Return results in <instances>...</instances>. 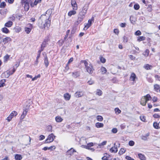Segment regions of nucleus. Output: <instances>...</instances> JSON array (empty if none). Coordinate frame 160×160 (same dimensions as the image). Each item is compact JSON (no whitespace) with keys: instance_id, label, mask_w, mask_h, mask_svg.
<instances>
[{"instance_id":"f257e3e1","label":"nucleus","mask_w":160,"mask_h":160,"mask_svg":"<svg viewBox=\"0 0 160 160\" xmlns=\"http://www.w3.org/2000/svg\"><path fill=\"white\" fill-rule=\"evenodd\" d=\"M50 15H42L38 20V26L41 28H48L50 25L51 20L50 19Z\"/></svg>"},{"instance_id":"5701e85b","label":"nucleus","mask_w":160,"mask_h":160,"mask_svg":"<svg viewBox=\"0 0 160 160\" xmlns=\"http://www.w3.org/2000/svg\"><path fill=\"white\" fill-rule=\"evenodd\" d=\"M79 76V73L78 72H72V76L74 78H76Z\"/></svg>"},{"instance_id":"052dcab7","label":"nucleus","mask_w":160,"mask_h":160,"mask_svg":"<svg viewBox=\"0 0 160 160\" xmlns=\"http://www.w3.org/2000/svg\"><path fill=\"white\" fill-rule=\"evenodd\" d=\"M119 32V30L118 29H114V32L117 35L118 33Z\"/></svg>"},{"instance_id":"58836bf2","label":"nucleus","mask_w":160,"mask_h":160,"mask_svg":"<svg viewBox=\"0 0 160 160\" xmlns=\"http://www.w3.org/2000/svg\"><path fill=\"white\" fill-rule=\"evenodd\" d=\"M17 114V113L15 111H13L10 115L12 118L14 116H16Z\"/></svg>"},{"instance_id":"338daca9","label":"nucleus","mask_w":160,"mask_h":160,"mask_svg":"<svg viewBox=\"0 0 160 160\" xmlns=\"http://www.w3.org/2000/svg\"><path fill=\"white\" fill-rule=\"evenodd\" d=\"M153 116L155 118H159L160 117V116L158 114H154L153 115Z\"/></svg>"},{"instance_id":"c756f323","label":"nucleus","mask_w":160,"mask_h":160,"mask_svg":"<svg viewBox=\"0 0 160 160\" xmlns=\"http://www.w3.org/2000/svg\"><path fill=\"white\" fill-rule=\"evenodd\" d=\"M2 31L5 33H8L9 32V30L6 28L4 27L2 28Z\"/></svg>"},{"instance_id":"1a4fd4ad","label":"nucleus","mask_w":160,"mask_h":160,"mask_svg":"<svg viewBox=\"0 0 160 160\" xmlns=\"http://www.w3.org/2000/svg\"><path fill=\"white\" fill-rule=\"evenodd\" d=\"M71 4L73 10H76L77 9L76 1L75 0H72L71 1Z\"/></svg>"},{"instance_id":"aec40b11","label":"nucleus","mask_w":160,"mask_h":160,"mask_svg":"<svg viewBox=\"0 0 160 160\" xmlns=\"http://www.w3.org/2000/svg\"><path fill=\"white\" fill-rule=\"evenodd\" d=\"M101 71L102 74H104L106 73L107 70L105 67H102L101 68Z\"/></svg>"},{"instance_id":"cd10ccee","label":"nucleus","mask_w":160,"mask_h":160,"mask_svg":"<svg viewBox=\"0 0 160 160\" xmlns=\"http://www.w3.org/2000/svg\"><path fill=\"white\" fill-rule=\"evenodd\" d=\"M55 120L58 122H61L62 121L63 119L60 116H57L55 118Z\"/></svg>"},{"instance_id":"20e7f679","label":"nucleus","mask_w":160,"mask_h":160,"mask_svg":"<svg viewBox=\"0 0 160 160\" xmlns=\"http://www.w3.org/2000/svg\"><path fill=\"white\" fill-rule=\"evenodd\" d=\"M23 4H24V8L25 10L28 11L29 8V4L32 3L31 0H22Z\"/></svg>"},{"instance_id":"412c9836","label":"nucleus","mask_w":160,"mask_h":160,"mask_svg":"<svg viewBox=\"0 0 160 160\" xmlns=\"http://www.w3.org/2000/svg\"><path fill=\"white\" fill-rule=\"evenodd\" d=\"M64 96L65 99L66 100H69L71 97L70 95L68 93L65 94Z\"/></svg>"},{"instance_id":"c85d7f7f","label":"nucleus","mask_w":160,"mask_h":160,"mask_svg":"<svg viewBox=\"0 0 160 160\" xmlns=\"http://www.w3.org/2000/svg\"><path fill=\"white\" fill-rule=\"evenodd\" d=\"M145 38L143 36H139L138 37L137 41L140 42L145 40Z\"/></svg>"},{"instance_id":"ea45409f","label":"nucleus","mask_w":160,"mask_h":160,"mask_svg":"<svg viewBox=\"0 0 160 160\" xmlns=\"http://www.w3.org/2000/svg\"><path fill=\"white\" fill-rule=\"evenodd\" d=\"M6 5V3L5 2H2L0 4V8H3L5 7Z\"/></svg>"},{"instance_id":"2eb2a0df","label":"nucleus","mask_w":160,"mask_h":160,"mask_svg":"<svg viewBox=\"0 0 160 160\" xmlns=\"http://www.w3.org/2000/svg\"><path fill=\"white\" fill-rule=\"evenodd\" d=\"M12 22L11 21H9L5 23L4 26L6 27L9 28L12 25Z\"/></svg>"},{"instance_id":"e433bc0d","label":"nucleus","mask_w":160,"mask_h":160,"mask_svg":"<svg viewBox=\"0 0 160 160\" xmlns=\"http://www.w3.org/2000/svg\"><path fill=\"white\" fill-rule=\"evenodd\" d=\"M97 119L98 121L100 122L102 121L103 120L102 117L101 116H98L97 117Z\"/></svg>"},{"instance_id":"6e6d98bb","label":"nucleus","mask_w":160,"mask_h":160,"mask_svg":"<svg viewBox=\"0 0 160 160\" xmlns=\"http://www.w3.org/2000/svg\"><path fill=\"white\" fill-rule=\"evenodd\" d=\"M120 25L121 27L124 28L126 26V23H121Z\"/></svg>"},{"instance_id":"4be33fe9","label":"nucleus","mask_w":160,"mask_h":160,"mask_svg":"<svg viewBox=\"0 0 160 160\" xmlns=\"http://www.w3.org/2000/svg\"><path fill=\"white\" fill-rule=\"evenodd\" d=\"M11 41V38L10 37H6L4 38L3 39V42L4 44L6 43L9 41Z\"/></svg>"},{"instance_id":"4468645a","label":"nucleus","mask_w":160,"mask_h":160,"mask_svg":"<svg viewBox=\"0 0 160 160\" xmlns=\"http://www.w3.org/2000/svg\"><path fill=\"white\" fill-rule=\"evenodd\" d=\"M76 152L75 150L74 149L72 148L67 151V153L68 154L71 155L74 152Z\"/></svg>"},{"instance_id":"393cba45","label":"nucleus","mask_w":160,"mask_h":160,"mask_svg":"<svg viewBox=\"0 0 160 160\" xmlns=\"http://www.w3.org/2000/svg\"><path fill=\"white\" fill-rule=\"evenodd\" d=\"M44 63L46 67H47L48 66L49 62L47 56L45 57Z\"/></svg>"},{"instance_id":"5fc2aeb1","label":"nucleus","mask_w":160,"mask_h":160,"mask_svg":"<svg viewBox=\"0 0 160 160\" xmlns=\"http://www.w3.org/2000/svg\"><path fill=\"white\" fill-rule=\"evenodd\" d=\"M112 131L113 133H116L117 132L118 130L116 128H113L112 129Z\"/></svg>"},{"instance_id":"9d476101","label":"nucleus","mask_w":160,"mask_h":160,"mask_svg":"<svg viewBox=\"0 0 160 160\" xmlns=\"http://www.w3.org/2000/svg\"><path fill=\"white\" fill-rule=\"evenodd\" d=\"M28 112V109H25L23 111L22 114L21 116V119H23L25 117L27 114Z\"/></svg>"},{"instance_id":"f3484780","label":"nucleus","mask_w":160,"mask_h":160,"mask_svg":"<svg viewBox=\"0 0 160 160\" xmlns=\"http://www.w3.org/2000/svg\"><path fill=\"white\" fill-rule=\"evenodd\" d=\"M136 75L135 74L133 73L132 72V73L130 77V79L131 80V81H134L135 80V79L136 78Z\"/></svg>"},{"instance_id":"6e6552de","label":"nucleus","mask_w":160,"mask_h":160,"mask_svg":"<svg viewBox=\"0 0 160 160\" xmlns=\"http://www.w3.org/2000/svg\"><path fill=\"white\" fill-rule=\"evenodd\" d=\"M84 95V92L82 91H78L74 94L75 96L77 98H80Z\"/></svg>"},{"instance_id":"72a5a7b5","label":"nucleus","mask_w":160,"mask_h":160,"mask_svg":"<svg viewBox=\"0 0 160 160\" xmlns=\"http://www.w3.org/2000/svg\"><path fill=\"white\" fill-rule=\"evenodd\" d=\"M5 80H2L0 81V88L4 86L5 85Z\"/></svg>"},{"instance_id":"de8ad7c7","label":"nucleus","mask_w":160,"mask_h":160,"mask_svg":"<svg viewBox=\"0 0 160 160\" xmlns=\"http://www.w3.org/2000/svg\"><path fill=\"white\" fill-rule=\"evenodd\" d=\"M115 111L116 113H118V114L120 113L121 112V110L118 108H116L115 109Z\"/></svg>"},{"instance_id":"ddd939ff","label":"nucleus","mask_w":160,"mask_h":160,"mask_svg":"<svg viewBox=\"0 0 160 160\" xmlns=\"http://www.w3.org/2000/svg\"><path fill=\"white\" fill-rule=\"evenodd\" d=\"M42 51L40 50H39L38 52V55L37 57V58H36V60L35 62V64L36 65H37L38 63V59L40 57V54H41V52Z\"/></svg>"},{"instance_id":"603ef678","label":"nucleus","mask_w":160,"mask_h":160,"mask_svg":"<svg viewBox=\"0 0 160 160\" xmlns=\"http://www.w3.org/2000/svg\"><path fill=\"white\" fill-rule=\"evenodd\" d=\"M140 119L142 121L145 122V118L144 116H141L140 117Z\"/></svg>"},{"instance_id":"4c0bfd02","label":"nucleus","mask_w":160,"mask_h":160,"mask_svg":"<svg viewBox=\"0 0 160 160\" xmlns=\"http://www.w3.org/2000/svg\"><path fill=\"white\" fill-rule=\"evenodd\" d=\"M154 87V90L156 91L158 90L160 88L159 86L157 84H155Z\"/></svg>"},{"instance_id":"7c9ffc66","label":"nucleus","mask_w":160,"mask_h":160,"mask_svg":"<svg viewBox=\"0 0 160 160\" xmlns=\"http://www.w3.org/2000/svg\"><path fill=\"white\" fill-rule=\"evenodd\" d=\"M10 57V56L8 55V54L4 56L3 59H4V62H7L9 58Z\"/></svg>"},{"instance_id":"4d7b16f0","label":"nucleus","mask_w":160,"mask_h":160,"mask_svg":"<svg viewBox=\"0 0 160 160\" xmlns=\"http://www.w3.org/2000/svg\"><path fill=\"white\" fill-rule=\"evenodd\" d=\"M45 138V136L42 135H41L39 136V140H41L44 139Z\"/></svg>"},{"instance_id":"9b49d317","label":"nucleus","mask_w":160,"mask_h":160,"mask_svg":"<svg viewBox=\"0 0 160 160\" xmlns=\"http://www.w3.org/2000/svg\"><path fill=\"white\" fill-rule=\"evenodd\" d=\"M55 148H56V147L55 146H51V147H44L42 149L45 151L47 150H52V149H54V150L55 149Z\"/></svg>"},{"instance_id":"dca6fc26","label":"nucleus","mask_w":160,"mask_h":160,"mask_svg":"<svg viewBox=\"0 0 160 160\" xmlns=\"http://www.w3.org/2000/svg\"><path fill=\"white\" fill-rule=\"evenodd\" d=\"M41 0H35L34 3H31V7H33L34 5H36L38 3H40L41 2Z\"/></svg>"},{"instance_id":"f704fd0d","label":"nucleus","mask_w":160,"mask_h":160,"mask_svg":"<svg viewBox=\"0 0 160 160\" xmlns=\"http://www.w3.org/2000/svg\"><path fill=\"white\" fill-rule=\"evenodd\" d=\"M134 8L135 10H138L140 8V6L138 4V3L135 4L134 5Z\"/></svg>"},{"instance_id":"13d9d810","label":"nucleus","mask_w":160,"mask_h":160,"mask_svg":"<svg viewBox=\"0 0 160 160\" xmlns=\"http://www.w3.org/2000/svg\"><path fill=\"white\" fill-rule=\"evenodd\" d=\"M158 98L156 97H153L152 98V100L153 102H155L157 101Z\"/></svg>"},{"instance_id":"a19ab883","label":"nucleus","mask_w":160,"mask_h":160,"mask_svg":"<svg viewBox=\"0 0 160 160\" xmlns=\"http://www.w3.org/2000/svg\"><path fill=\"white\" fill-rule=\"evenodd\" d=\"M81 62L82 63H84L85 68L87 66H88L89 64H88V62L86 60H82Z\"/></svg>"},{"instance_id":"0eeeda50","label":"nucleus","mask_w":160,"mask_h":160,"mask_svg":"<svg viewBox=\"0 0 160 160\" xmlns=\"http://www.w3.org/2000/svg\"><path fill=\"white\" fill-rule=\"evenodd\" d=\"M16 69H15L14 68H13L12 70V72H11L9 71H7L3 73V74L5 75V78H8L9 77L10 75L13 74L15 71Z\"/></svg>"},{"instance_id":"473e14b6","label":"nucleus","mask_w":160,"mask_h":160,"mask_svg":"<svg viewBox=\"0 0 160 160\" xmlns=\"http://www.w3.org/2000/svg\"><path fill=\"white\" fill-rule=\"evenodd\" d=\"M96 94L99 96H101L102 94V91L100 89H97L96 91Z\"/></svg>"},{"instance_id":"e2e57ef3","label":"nucleus","mask_w":160,"mask_h":160,"mask_svg":"<svg viewBox=\"0 0 160 160\" xmlns=\"http://www.w3.org/2000/svg\"><path fill=\"white\" fill-rule=\"evenodd\" d=\"M102 160H109V159H108L107 158V156H106L105 155L102 158Z\"/></svg>"},{"instance_id":"864d4df0","label":"nucleus","mask_w":160,"mask_h":160,"mask_svg":"<svg viewBox=\"0 0 160 160\" xmlns=\"http://www.w3.org/2000/svg\"><path fill=\"white\" fill-rule=\"evenodd\" d=\"M70 32V30H68L66 32V34L65 35L64 38L65 39H66L68 38V34Z\"/></svg>"},{"instance_id":"37998d69","label":"nucleus","mask_w":160,"mask_h":160,"mask_svg":"<svg viewBox=\"0 0 160 160\" xmlns=\"http://www.w3.org/2000/svg\"><path fill=\"white\" fill-rule=\"evenodd\" d=\"M141 32L139 30L136 31L135 33V35L137 36H139L141 34Z\"/></svg>"},{"instance_id":"bb28decb","label":"nucleus","mask_w":160,"mask_h":160,"mask_svg":"<svg viewBox=\"0 0 160 160\" xmlns=\"http://www.w3.org/2000/svg\"><path fill=\"white\" fill-rule=\"evenodd\" d=\"M74 10H72L69 12L68 13V15L71 16L72 15H74L76 13V12Z\"/></svg>"},{"instance_id":"b1692460","label":"nucleus","mask_w":160,"mask_h":160,"mask_svg":"<svg viewBox=\"0 0 160 160\" xmlns=\"http://www.w3.org/2000/svg\"><path fill=\"white\" fill-rule=\"evenodd\" d=\"M15 158L16 160H21L22 158V157L21 155L17 154L15 156Z\"/></svg>"},{"instance_id":"69168bd1","label":"nucleus","mask_w":160,"mask_h":160,"mask_svg":"<svg viewBox=\"0 0 160 160\" xmlns=\"http://www.w3.org/2000/svg\"><path fill=\"white\" fill-rule=\"evenodd\" d=\"M88 145L89 148L93 146V144L92 142L89 143H88Z\"/></svg>"},{"instance_id":"774afa93","label":"nucleus","mask_w":160,"mask_h":160,"mask_svg":"<svg viewBox=\"0 0 160 160\" xmlns=\"http://www.w3.org/2000/svg\"><path fill=\"white\" fill-rule=\"evenodd\" d=\"M10 19L14 21L15 20V17L13 16H12V17L10 18Z\"/></svg>"},{"instance_id":"7ed1b4c3","label":"nucleus","mask_w":160,"mask_h":160,"mask_svg":"<svg viewBox=\"0 0 160 160\" xmlns=\"http://www.w3.org/2000/svg\"><path fill=\"white\" fill-rule=\"evenodd\" d=\"M150 98V95L149 94H148L146 96L142 97L141 100V104L143 106H145L147 101L149 100Z\"/></svg>"},{"instance_id":"6ab92c4d","label":"nucleus","mask_w":160,"mask_h":160,"mask_svg":"<svg viewBox=\"0 0 160 160\" xmlns=\"http://www.w3.org/2000/svg\"><path fill=\"white\" fill-rule=\"evenodd\" d=\"M95 126L97 128H102L103 127L104 124L103 123L98 122L96 123Z\"/></svg>"},{"instance_id":"39448f33","label":"nucleus","mask_w":160,"mask_h":160,"mask_svg":"<svg viewBox=\"0 0 160 160\" xmlns=\"http://www.w3.org/2000/svg\"><path fill=\"white\" fill-rule=\"evenodd\" d=\"M55 138V136L53 133H51L48 136V138L45 141V143H49L52 142Z\"/></svg>"},{"instance_id":"79ce46f5","label":"nucleus","mask_w":160,"mask_h":160,"mask_svg":"<svg viewBox=\"0 0 160 160\" xmlns=\"http://www.w3.org/2000/svg\"><path fill=\"white\" fill-rule=\"evenodd\" d=\"M91 26V25L89 24H88V23H87L86 25H85L84 29V30H87Z\"/></svg>"},{"instance_id":"0e129e2a","label":"nucleus","mask_w":160,"mask_h":160,"mask_svg":"<svg viewBox=\"0 0 160 160\" xmlns=\"http://www.w3.org/2000/svg\"><path fill=\"white\" fill-rule=\"evenodd\" d=\"M129 58L131 60H134L135 58L132 55H130L129 56Z\"/></svg>"},{"instance_id":"3c124183","label":"nucleus","mask_w":160,"mask_h":160,"mask_svg":"<svg viewBox=\"0 0 160 160\" xmlns=\"http://www.w3.org/2000/svg\"><path fill=\"white\" fill-rule=\"evenodd\" d=\"M100 61L103 63H104L106 62V59L103 57H101L100 58Z\"/></svg>"},{"instance_id":"423d86ee","label":"nucleus","mask_w":160,"mask_h":160,"mask_svg":"<svg viewBox=\"0 0 160 160\" xmlns=\"http://www.w3.org/2000/svg\"><path fill=\"white\" fill-rule=\"evenodd\" d=\"M87 72L89 74H92L93 72L94 69L93 66L91 64H89L88 66H87L85 68Z\"/></svg>"},{"instance_id":"a211bd4d","label":"nucleus","mask_w":160,"mask_h":160,"mask_svg":"<svg viewBox=\"0 0 160 160\" xmlns=\"http://www.w3.org/2000/svg\"><path fill=\"white\" fill-rule=\"evenodd\" d=\"M47 42V41L45 40L42 42V44H41V49L40 50L41 51L43 50L44 48L46 47Z\"/></svg>"},{"instance_id":"bf43d9fd","label":"nucleus","mask_w":160,"mask_h":160,"mask_svg":"<svg viewBox=\"0 0 160 160\" xmlns=\"http://www.w3.org/2000/svg\"><path fill=\"white\" fill-rule=\"evenodd\" d=\"M12 118V117L11 116H10V115H9V116L7 118V120L8 122H10Z\"/></svg>"},{"instance_id":"2f4dec72","label":"nucleus","mask_w":160,"mask_h":160,"mask_svg":"<svg viewBox=\"0 0 160 160\" xmlns=\"http://www.w3.org/2000/svg\"><path fill=\"white\" fill-rule=\"evenodd\" d=\"M126 151V150L123 148H122L119 152V154L120 155L123 154Z\"/></svg>"},{"instance_id":"c03bdc74","label":"nucleus","mask_w":160,"mask_h":160,"mask_svg":"<svg viewBox=\"0 0 160 160\" xmlns=\"http://www.w3.org/2000/svg\"><path fill=\"white\" fill-rule=\"evenodd\" d=\"M47 130L48 132H52V127L51 126H48L47 127Z\"/></svg>"},{"instance_id":"c9c22d12","label":"nucleus","mask_w":160,"mask_h":160,"mask_svg":"<svg viewBox=\"0 0 160 160\" xmlns=\"http://www.w3.org/2000/svg\"><path fill=\"white\" fill-rule=\"evenodd\" d=\"M31 28H30L27 27L25 28V31L27 34H29L31 32Z\"/></svg>"},{"instance_id":"f03ea898","label":"nucleus","mask_w":160,"mask_h":160,"mask_svg":"<svg viewBox=\"0 0 160 160\" xmlns=\"http://www.w3.org/2000/svg\"><path fill=\"white\" fill-rule=\"evenodd\" d=\"M88 5L86 4L83 7L82 10L79 12L78 15L77 21L75 22L76 25L79 24L83 20L85 17V15L87 13L88 9Z\"/></svg>"},{"instance_id":"a18cd8bd","label":"nucleus","mask_w":160,"mask_h":160,"mask_svg":"<svg viewBox=\"0 0 160 160\" xmlns=\"http://www.w3.org/2000/svg\"><path fill=\"white\" fill-rule=\"evenodd\" d=\"M144 68L146 70L150 69V65L149 64H146L144 65Z\"/></svg>"},{"instance_id":"f8f14e48","label":"nucleus","mask_w":160,"mask_h":160,"mask_svg":"<svg viewBox=\"0 0 160 160\" xmlns=\"http://www.w3.org/2000/svg\"><path fill=\"white\" fill-rule=\"evenodd\" d=\"M115 143L114 144V146L113 147H112L110 149V151L111 152L116 153L118 151L117 148L115 147Z\"/></svg>"},{"instance_id":"09e8293b","label":"nucleus","mask_w":160,"mask_h":160,"mask_svg":"<svg viewBox=\"0 0 160 160\" xmlns=\"http://www.w3.org/2000/svg\"><path fill=\"white\" fill-rule=\"evenodd\" d=\"M134 144H135L134 142L133 141H132V140L130 141L129 142V143H128L129 145L130 146H133L134 145Z\"/></svg>"},{"instance_id":"680f3d73","label":"nucleus","mask_w":160,"mask_h":160,"mask_svg":"<svg viewBox=\"0 0 160 160\" xmlns=\"http://www.w3.org/2000/svg\"><path fill=\"white\" fill-rule=\"evenodd\" d=\"M126 159L128 160H132L133 159V158H131V157H129V156H127L125 158Z\"/></svg>"},{"instance_id":"8fccbe9b","label":"nucleus","mask_w":160,"mask_h":160,"mask_svg":"<svg viewBox=\"0 0 160 160\" xmlns=\"http://www.w3.org/2000/svg\"><path fill=\"white\" fill-rule=\"evenodd\" d=\"M153 126L156 129L158 128V125L157 122H154L153 124Z\"/></svg>"},{"instance_id":"49530a36","label":"nucleus","mask_w":160,"mask_h":160,"mask_svg":"<svg viewBox=\"0 0 160 160\" xmlns=\"http://www.w3.org/2000/svg\"><path fill=\"white\" fill-rule=\"evenodd\" d=\"M149 50H146L145 52L143 53V55L145 56H148L149 54Z\"/></svg>"},{"instance_id":"a878e982","label":"nucleus","mask_w":160,"mask_h":160,"mask_svg":"<svg viewBox=\"0 0 160 160\" xmlns=\"http://www.w3.org/2000/svg\"><path fill=\"white\" fill-rule=\"evenodd\" d=\"M138 156L139 158L141 160H145V157L141 153L138 154Z\"/></svg>"}]
</instances>
